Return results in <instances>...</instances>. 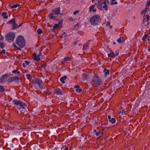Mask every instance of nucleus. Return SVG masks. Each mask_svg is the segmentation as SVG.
<instances>
[{
    "mask_svg": "<svg viewBox=\"0 0 150 150\" xmlns=\"http://www.w3.org/2000/svg\"><path fill=\"white\" fill-rule=\"evenodd\" d=\"M12 102L17 109L21 111L25 110L27 108V103L22 101L15 99L13 100Z\"/></svg>",
    "mask_w": 150,
    "mask_h": 150,
    "instance_id": "1",
    "label": "nucleus"
},
{
    "mask_svg": "<svg viewBox=\"0 0 150 150\" xmlns=\"http://www.w3.org/2000/svg\"><path fill=\"white\" fill-rule=\"evenodd\" d=\"M107 4H109L108 0H98V7L100 10L102 9L103 7L105 10L107 11L108 8Z\"/></svg>",
    "mask_w": 150,
    "mask_h": 150,
    "instance_id": "2",
    "label": "nucleus"
},
{
    "mask_svg": "<svg viewBox=\"0 0 150 150\" xmlns=\"http://www.w3.org/2000/svg\"><path fill=\"white\" fill-rule=\"evenodd\" d=\"M101 21L99 15H95L92 16L90 19V22L93 25H96Z\"/></svg>",
    "mask_w": 150,
    "mask_h": 150,
    "instance_id": "3",
    "label": "nucleus"
},
{
    "mask_svg": "<svg viewBox=\"0 0 150 150\" xmlns=\"http://www.w3.org/2000/svg\"><path fill=\"white\" fill-rule=\"evenodd\" d=\"M16 43L20 47L23 48L25 45V41L22 35L18 36L16 39Z\"/></svg>",
    "mask_w": 150,
    "mask_h": 150,
    "instance_id": "4",
    "label": "nucleus"
},
{
    "mask_svg": "<svg viewBox=\"0 0 150 150\" xmlns=\"http://www.w3.org/2000/svg\"><path fill=\"white\" fill-rule=\"evenodd\" d=\"M102 83V79L98 76L95 75L92 79V85L95 86H98Z\"/></svg>",
    "mask_w": 150,
    "mask_h": 150,
    "instance_id": "5",
    "label": "nucleus"
},
{
    "mask_svg": "<svg viewBox=\"0 0 150 150\" xmlns=\"http://www.w3.org/2000/svg\"><path fill=\"white\" fill-rule=\"evenodd\" d=\"M33 82L34 84H38L41 89H42L43 88V82L41 79L38 77L35 78L34 79Z\"/></svg>",
    "mask_w": 150,
    "mask_h": 150,
    "instance_id": "6",
    "label": "nucleus"
},
{
    "mask_svg": "<svg viewBox=\"0 0 150 150\" xmlns=\"http://www.w3.org/2000/svg\"><path fill=\"white\" fill-rule=\"evenodd\" d=\"M15 37L14 33L12 32L8 33L5 36L6 40L8 42H12L13 40Z\"/></svg>",
    "mask_w": 150,
    "mask_h": 150,
    "instance_id": "7",
    "label": "nucleus"
},
{
    "mask_svg": "<svg viewBox=\"0 0 150 150\" xmlns=\"http://www.w3.org/2000/svg\"><path fill=\"white\" fill-rule=\"evenodd\" d=\"M149 16L148 15H144L143 17V23L145 25L147 26L149 25Z\"/></svg>",
    "mask_w": 150,
    "mask_h": 150,
    "instance_id": "8",
    "label": "nucleus"
},
{
    "mask_svg": "<svg viewBox=\"0 0 150 150\" xmlns=\"http://www.w3.org/2000/svg\"><path fill=\"white\" fill-rule=\"evenodd\" d=\"M52 14L54 15H58L60 12V8L58 7L52 10Z\"/></svg>",
    "mask_w": 150,
    "mask_h": 150,
    "instance_id": "9",
    "label": "nucleus"
},
{
    "mask_svg": "<svg viewBox=\"0 0 150 150\" xmlns=\"http://www.w3.org/2000/svg\"><path fill=\"white\" fill-rule=\"evenodd\" d=\"M53 93L57 95H62L63 94V92L59 88H57L53 91Z\"/></svg>",
    "mask_w": 150,
    "mask_h": 150,
    "instance_id": "10",
    "label": "nucleus"
},
{
    "mask_svg": "<svg viewBox=\"0 0 150 150\" xmlns=\"http://www.w3.org/2000/svg\"><path fill=\"white\" fill-rule=\"evenodd\" d=\"M91 41V40H88L85 44H84L82 48V50H83L86 51L88 49L89 42Z\"/></svg>",
    "mask_w": 150,
    "mask_h": 150,
    "instance_id": "11",
    "label": "nucleus"
},
{
    "mask_svg": "<svg viewBox=\"0 0 150 150\" xmlns=\"http://www.w3.org/2000/svg\"><path fill=\"white\" fill-rule=\"evenodd\" d=\"M19 80V79L17 76L11 77L9 78L8 79L9 82H12L14 81L17 82Z\"/></svg>",
    "mask_w": 150,
    "mask_h": 150,
    "instance_id": "12",
    "label": "nucleus"
},
{
    "mask_svg": "<svg viewBox=\"0 0 150 150\" xmlns=\"http://www.w3.org/2000/svg\"><path fill=\"white\" fill-rule=\"evenodd\" d=\"M63 22V20L59 21V22L58 24H55L54 26V28H61L62 27V23Z\"/></svg>",
    "mask_w": 150,
    "mask_h": 150,
    "instance_id": "13",
    "label": "nucleus"
},
{
    "mask_svg": "<svg viewBox=\"0 0 150 150\" xmlns=\"http://www.w3.org/2000/svg\"><path fill=\"white\" fill-rule=\"evenodd\" d=\"M8 75L7 74H5L1 76L0 78V83H3L4 82V80L5 79H7Z\"/></svg>",
    "mask_w": 150,
    "mask_h": 150,
    "instance_id": "14",
    "label": "nucleus"
},
{
    "mask_svg": "<svg viewBox=\"0 0 150 150\" xmlns=\"http://www.w3.org/2000/svg\"><path fill=\"white\" fill-rule=\"evenodd\" d=\"M95 5H92L91 6L89 7V11L90 12H95L96 11V9L95 8Z\"/></svg>",
    "mask_w": 150,
    "mask_h": 150,
    "instance_id": "15",
    "label": "nucleus"
},
{
    "mask_svg": "<svg viewBox=\"0 0 150 150\" xmlns=\"http://www.w3.org/2000/svg\"><path fill=\"white\" fill-rule=\"evenodd\" d=\"M108 119L109 121L112 124L116 122V120L114 118H111L110 115L108 116Z\"/></svg>",
    "mask_w": 150,
    "mask_h": 150,
    "instance_id": "16",
    "label": "nucleus"
},
{
    "mask_svg": "<svg viewBox=\"0 0 150 150\" xmlns=\"http://www.w3.org/2000/svg\"><path fill=\"white\" fill-rule=\"evenodd\" d=\"M33 59L34 60L37 61L40 60V58L39 56L37 55L36 53H34L33 54Z\"/></svg>",
    "mask_w": 150,
    "mask_h": 150,
    "instance_id": "17",
    "label": "nucleus"
},
{
    "mask_svg": "<svg viewBox=\"0 0 150 150\" xmlns=\"http://www.w3.org/2000/svg\"><path fill=\"white\" fill-rule=\"evenodd\" d=\"M53 14H52V13H51L48 15V17L49 18L53 19L54 20H57V18L56 17L54 16Z\"/></svg>",
    "mask_w": 150,
    "mask_h": 150,
    "instance_id": "18",
    "label": "nucleus"
},
{
    "mask_svg": "<svg viewBox=\"0 0 150 150\" xmlns=\"http://www.w3.org/2000/svg\"><path fill=\"white\" fill-rule=\"evenodd\" d=\"M74 88L76 89V91L77 92L80 93L82 91V89H81L80 86L78 85L75 86Z\"/></svg>",
    "mask_w": 150,
    "mask_h": 150,
    "instance_id": "19",
    "label": "nucleus"
},
{
    "mask_svg": "<svg viewBox=\"0 0 150 150\" xmlns=\"http://www.w3.org/2000/svg\"><path fill=\"white\" fill-rule=\"evenodd\" d=\"M115 54L114 53V52L111 50L110 53L108 54V56L109 57L114 58L115 57Z\"/></svg>",
    "mask_w": 150,
    "mask_h": 150,
    "instance_id": "20",
    "label": "nucleus"
},
{
    "mask_svg": "<svg viewBox=\"0 0 150 150\" xmlns=\"http://www.w3.org/2000/svg\"><path fill=\"white\" fill-rule=\"evenodd\" d=\"M71 59V58L69 57H65L64 58L63 60L61 61V63L63 64L66 62L70 61Z\"/></svg>",
    "mask_w": 150,
    "mask_h": 150,
    "instance_id": "21",
    "label": "nucleus"
},
{
    "mask_svg": "<svg viewBox=\"0 0 150 150\" xmlns=\"http://www.w3.org/2000/svg\"><path fill=\"white\" fill-rule=\"evenodd\" d=\"M103 72L104 73V76L106 77L109 74V70L107 69L106 68H105L103 70Z\"/></svg>",
    "mask_w": 150,
    "mask_h": 150,
    "instance_id": "22",
    "label": "nucleus"
},
{
    "mask_svg": "<svg viewBox=\"0 0 150 150\" xmlns=\"http://www.w3.org/2000/svg\"><path fill=\"white\" fill-rule=\"evenodd\" d=\"M125 41L124 39L122 37L118 38L117 40V42L119 43H124Z\"/></svg>",
    "mask_w": 150,
    "mask_h": 150,
    "instance_id": "23",
    "label": "nucleus"
},
{
    "mask_svg": "<svg viewBox=\"0 0 150 150\" xmlns=\"http://www.w3.org/2000/svg\"><path fill=\"white\" fill-rule=\"evenodd\" d=\"M67 78V77L66 76H64L62 77L60 79V80L61 82L63 83H65L64 80H66Z\"/></svg>",
    "mask_w": 150,
    "mask_h": 150,
    "instance_id": "24",
    "label": "nucleus"
},
{
    "mask_svg": "<svg viewBox=\"0 0 150 150\" xmlns=\"http://www.w3.org/2000/svg\"><path fill=\"white\" fill-rule=\"evenodd\" d=\"M7 13L6 12H3L1 15L2 16L4 19H7L8 16L6 15Z\"/></svg>",
    "mask_w": 150,
    "mask_h": 150,
    "instance_id": "25",
    "label": "nucleus"
},
{
    "mask_svg": "<svg viewBox=\"0 0 150 150\" xmlns=\"http://www.w3.org/2000/svg\"><path fill=\"white\" fill-rule=\"evenodd\" d=\"M18 28V25L17 24L16 22L14 23L12 25V29H16Z\"/></svg>",
    "mask_w": 150,
    "mask_h": 150,
    "instance_id": "26",
    "label": "nucleus"
},
{
    "mask_svg": "<svg viewBox=\"0 0 150 150\" xmlns=\"http://www.w3.org/2000/svg\"><path fill=\"white\" fill-rule=\"evenodd\" d=\"M15 22V19L14 18H13L9 21L8 22V23H11L12 25Z\"/></svg>",
    "mask_w": 150,
    "mask_h": 150,
    "instance_id": "27",
    "label": "nucleus"
},
{
    "mask_svg": "<svg viewBox=\"0 0 150 150\" xmlns=\"http://www.w3.org/2000/svg\"><path fill=\"white\" fill-rule=\"evenodd\" d=\"M148 35L147 34H145L142 38V40L143 41H146V39L147 38Z\"/></svg>",
    "mask_w": 150,
    "mask_h": 150,
    "instance_id": "28",
    "label": "nucleus"
},
{
    "mask_svg": "<svg viewBox=\"0 0 150 150\" xmlns=\"http://www.w3.org/2000/svg\"><path fill=\"white\" fill-rule=\"evenodd\" d=\"M83 80H86L87 77V75L86 73H83L82 74Z\"/></svg>",
    "mask_w": 150,
    "mask_h": 150,
    "instance_id": "29",
    "label": "nucleus"
},
{
    "mask_svg": "<svg viewBox=\"0 0 150 150\" xmlns=\"http://www.w3.org/2000/svg\"><path fill=\"white\" fill-rule=\"evenodd\" d=\"M5 91V89L3 86L0 85V91L1 92H4Z\"/></svg>",
    "mask_w": 150,
    "mask_h": 150,
    "instance_id": "30",
    "label": "nucleus"
},
{
    "mask_svg": "<svg viewBox=\"0 0 150 150\" xmlns=\"http://www.w3.org/2000/svg\"><path fill=\"white\" fill-rule=\"evenodd\" d=\"M19 6H20V5L19 4H15L14 5L11 6V8H16L17 7H19Z\"/></svg>",
    "mask_w": 150,
    "mask_h": 150,
    "instance_id": "31",
    "label": "nucleus"
},
{
    "mask_svg": "<svg viewBox=\"0 0 150 150\" xmlns=\"http://www.w3.org/2000/svg\"><path fill=\"white\" fill-rule=\"evenodd\" d=\"M67 34L66 33L64 32L61 35V37L62 38H65L67 36Z\"/></svg>",
    "mask_w": 150,
    "mask_h": 150,
    "instance_id": "32",
    "label": "nucleus"
},
{
    "mask_svg": "<svg viewBox=\"0 0 150 150\" xmlns=\"http://www.w3.org/2000/svg\"><path fill=\"white\" fill-rule=\"evenodd\" d=\"M27 79H30L32 78V77L30 74H28L26 75Z\"/></svg>",
    "mask_w": 150,
    "mask_h": 150,
    "instance_id": "33",
    "label": "nucleus"
},
{
    "mask_svg": "<svg viewBox=\"0 0 150 150\" xmlns=\"http://www.w3.org/2000/svg\"><path fill=\"white\" fill-rule=\"evenodd\" d=\"M115 0H112L111 2V5H113L114 4H116L117 3V1H115Z\"/></svg>",
    "mask_w": 150,
    "mask_h": 150,
    "instance_id": "34",
    "label": "nucleus"
},
{
    "mask_svg": "<svg viewBox=\"0 0 150 150\" xmlns=\"http://www.w3.org/2000/svg\"><path fill=\"white\" fill-rule=\"evenodd\" d=\"M149 6H150V0H148L146 5V7H149Z\"/></svg>",
    "mask_w": 150,
    "mask_h": 150,
    "instance_id": "35",
    "label": "nucleus"
},
{
    "mask_svg": "<svg viewBox=\"0 0 150 150\" xmlns=\"http://www.w3.org/2000/svg\"><path fill=\"white\" fill-rule=\"evenodd\" d=\"M37 32L39 34H40L42 33V31L40 28H39L37 30Z\"/></svg>",
    "mask_w": 150,
    "mask_h": 150,
    "instance_id": "36",
    "label": "nucleus"
},
{
    "mask_svg": "<svg viewBox=\"0 0 150 150\" xmlns=\"http://www.w3.org/2000/svg\"><path fill=\"white\" fill-rule=\"evenodd\" d=\"M6 50L4 49L3 50L1 51H0V54H5V52Z\"/></svg>",
    "mask_w": 150,
    "mask_h": 150,
    "instance_id": "37",
    "label": "nucleus"
},
{
    "mask_svg": "<svg viewBox=\"0 0 150 150\" xmlns=\"http://www.w3.org/2000/svg\"><path fill=\"white\" fill-rule=\"evenodd\" d=\"M9 146H10V147H11V148H12L13 149L14 148V146L13 145V144L12 143L10 144Z\"/></svg>",
    "mask_w": 150,
    "mask_h": 150,
    "instance_id": "38",
    "label": "nucleus"
},
{
    "mask_svg": "<svg viewBox=\"0 0 150 150\" xmlns=\"http://www.w3.org/2000/svg\"><path fill=\"white\" fill-rule=\"evenodd\" d=\"M79 11H74V12L73 14L74 15H75L76 14L78 13H79Z\"/></svg>",
    "mask_w": 150,
    "mask_h": 150,
    "instance_id": "39",
    "label": "nucleus"
},
{
    "mask_svg": "<svg viewBox=\"0 0 150 150\" xmlns=\"http://www.w3.org/2000/svg\"><path fill=\"white\" fill-rule=\"evenodd\" d=\"M42 49H41V50H40V53L39 54V55H38L39 56V57L40 56H42Z\"/></svg>",
    "mask_w": 150,
    "mask_h": 150,
    "instance_id": "40",
    "label": "nucleus"
},
{
    "mask_svg": "<svg viewBox=\"0 0 150 150\" xmlns=\"http://www.w3.org/2000/svg\"><path fill=\"white\" fill-rule=\"evenodd\" d=\"M46 64H43L41 65V67L42 68H45L46 66Z\"/></svg>",
    "mask_w": 150,
    "mask_h": 150,
    "instance_id": "41",
    "label": "nucleus"
},
{
    "mask_svg": "<svg viewBox=\"0 0 150 150\" xmlns=\"http://www.w3.org/2000/svg\"><path fill=\"white\" fill-rule=\"evenodd\" d=\"M149 8V7H146V8L144 9V11L145 13H146V12L147 11L148 9Z\"/></svg>",
    "mask_w": 150,
    "mask_h": 150,
    "instance_id": "42",
    "label": "nucleus"
},
{
    "mask_svg": "<svg viewBox=\"0 0 150 150\" xmlns=\"http://www.w3.org/2000/svg\"><path fill=\"white\" fill-rule=\"evenodd\" d=\"M25 63L27 66L29 65V62L27 61H25Z\"/></svg>",
    "mask_w": 150,
    "mask_h": 150,
    "instance_id": "43",
    "label": "nucleus"
},
{
    "mask_svg": "<svg viewBox=\"0 0 150 150\" xmlns=\"http://www.w3.org/2000/svg\"><path fill=\"white\" fill-rule=\"evenodd\" d=\"M95 134H96V136H98L100 134V132H97Z\"/></svg>",
    "mask_w": 150,
    "mask_h": 150,
    "instance_id": "44",
    "label": "nucleus"
},
{
    "mask_svg": "<svg viewBox=\"0 0 150 150\" xmlns=\"http://www.w3.org/2000/svg\"><path fill=\"white\" fill-rule=\"evenodd\" d=\"M17 70H13L12 71V72L14 73V74H16V73L17 72Z\"/></svg>",
    "mask_w": 150,
    "mask_h": 150,
    "instance_id": "45",
    "label": "nucleus"
},
{
    "mask_svg": "<svg viewBox=\"0 0 150 150\" xmlns=\"http://www.w3.org/2000/svg\"><path fill=\"white\" fill-rule=\"evenodd\" d=\"M22 64L23 66L24 67H26V66H27L25 64V63H23Z\"/></svg>",
    "mask_w": 150,
    "mask_h": 150,
    "instance_id": "46",
    "label": "nucleus"
},
{
    "mask_svg": "<svg viewBox=\"0 0 150 150\" xmlns=\"http://www.w3.org/2000/svg\"><path fill=\"white\" fill-rule=\"evenodd\" d=\"M148 51L149 52H150V45L148 46Z\"/></svg>",
    "mask_w": 150,
    "mask_h": 150,
    "instance_id": "47",
    "label": "nucleus"
},
{
    "mask_svg": "<svg viewBox=\"0 0 150 150\" xmlns=\"http://www.w3.org/2000/svg\"><path fill=\"white\" fill-rule=\"evenodd\" d=\"M116 56L118 55L119 54V53L118 51H116L115 53Z\"/></svg>",
    "mask_w": 150,
    "mask_h": 150,
    "instance_id": "48",
    "label": "nucleus"
},
{
    "mask_svg": "<svg viewBox=\"0 0 150 150\" xmlns=\"http://www.w3.org/2000/svg\"><path fill=\"white\" fill-rule=\"evenodd\" d=\"M93 132L94 133H96L97 132L96 131V129H94L93 130Z\"/></svg>",
    "mask_w": 150,
    "mask_h": 150,
    "instance_id": "49",
    "label": "nucleus"
},
{
    "mask_svg": "<svg viewBox=\"0 0 150 150\" xmlns=\"http://www.w3.org/2000/svg\"><path fill=\"white\" fill-rule=\"evenodd\" d=\"M64 150H68V148L66 146L65 147V149H64Z\"/></svg>",
    "mask_w": 150,
    "mask_h": 150,
    "instance_id": "50",
    "label": "nucleus"
},
{
    "mask_svg": "<svg viewBox=\"0 0 150 150\" xmlns=\"http://www.w3.org/2000/svg\"><path fill=\"white\" fill-rule=\"evenodd\" d=\"M141 13L142 14H143L144 13V14H145V13H145V12H144V11H142L141 12Z\"/></svg>",
    "mask_w": 150,
    "mask_h": 150,
    "instance_id": "51",
    "label": "nucleus"
},
{
    "mask_svg": "<svg viewBox=\"0 0 150 150\" xmlns=\"http://www.w3.org/2000/svg\"><path fill=\"white\" fill-rule=\"evenodd\" d=\"M110 23L109 22H107V25H109L110 24Z\"/></svg>",
    "mask_w": 150,
    "mask_h": 150,
    "instance_id": "52",
    "label": "nucleus"
},
{
    "mask_svg": "<svg viewBox=\"0 0 150 150\" xmlns=\"http://www.w3.org/2000/svg\"><path fill=\"white\" fill-rule=\"evenodd\" d=\"M93 5H95V6L96 5H98V3H95V4H94Z\"/></svg>",
    "mask_w": 150,
    "mask_h": 150,
    "instance_id": "53",
    "label": "nucleus"
},
{
    "mask_svg": "<svg viewBox=\"0 0 150 150\" xmlns=\"http://www.w3.org/2000/svg\"><path fill=\"white\" fill-rule=\"evenodd\" d=\"M95 0H92V2L94 3V2H95Z\"/></svg>",
    "mask_w": 150,
    "mask_h": 150,
    "instance_id": "54",
    "label": "nucleus"
},
{
    "mask_svg": "<svg viewBox=\"0 0 150 150\" xmlns=\"http://www.w3.org/2000/svg\"><path fill=\"white\" fill-rule=\"evenodd\" d=\"M21 26V25H18V28H19V27H20Z\"/></svg>",
    "mask_w": 150,
    "mask_h": 150,
    "instance_id": "55",
    "label": "nucleus"
},
{
    "mask_svg": "<svg viewBox=\"0 0 150 150\" xmlns=\"http://www.w3.org/2000/svg\"><path fill=\"white\" fill-rule=\"evenodd\" d=\"M18 74H19L20 73V72L18 71H17V72H16Z\"/></svg>",
    "mask_w": 150,
    "mask_h": 150,
    "instance_id": "56",
    "label": "nucleus"
},
{
    "mask_svg": "<svg viewBox=\"0 0 150 150\" xmlns=\"http://www.w3.org/2000/svg\"><path fill=\"white\" fill-rule=\"evenodd\" d=\"M59 14H60V15H61L62 16L63 15V13H60V12H59Z\"/></svg>",
    "mask_w": 150,
    "mask_h": 150,
    "instance_id": "57",
    "label": "nucleus"
},
{
    "mask_svg": "<svg viewBox=\"0 0 150 150\" xmlns=\"http://www.w3.org/2000/svg\"><path fill=\"white\" fill-rule=\"evenodd\" d=\"M132 18H133V19H135V16H133V17H132Z\"/></svg>",
    "mask_w": 150,
    "mask_h": 150,
    "instance_id": "58",
    "label": "nucleus"
},
{
    "mask_svg": "<svg viewBox=\"0 0 150 150\" xmlns=\"http://www.w3.org/2000/svg\"><path fill=\"white\" fill-rule=\"evenodd\" d=\"M3 37H1V38H0V40H3Z\"/></svg>",
    "mask_w": 150,
    "mask_h": 150,
    "instance_id": "59",
    "label": "nucleus"
},
{
    "mask_svg": "<svg viewBox=\"0 0 150 150\" xmlns=\"http://www.w3.org/2000/svg\"><path fill=\"white\" fill-rule=\"evenodd\" d=\"M122 115H124V113H123V112H122Z\"/></svg>",
    "mask_w": 150,
    "mask_h": 150,
    "instance_id": "60",
    "label": "nucleus"
},
{
    "mask_svg": "<svg viewBox=\"0 0 150 150\" xmlns=\"http://www.w3.org/2000/svg\"><path fill=\"white\" fill-rule=\"evenodd\" d=\"M102 133V134H104V132H102V133Z\"/></svg>",
    "mask_w": 150,
    "mask_h": 150,
    "instance_id": "61",
    "label": "nucleus"
},
{
    "mask_svg": "<svg viewBox=\"0 0 150 150\" xmlns=\"http://www.w3.org/2000/svg\"><path fill=\"white\" fill-rule=\"evenodd\" d=\"M122 112H123V113L124 112V110H122Z\"/></svg>",
    "mask_w": 150,
    "mask_h": 150,
    "instance_id": "62",
    "label": "nucleus"
},
{
    "mask_svg": "<svg viewBox=\"0 0 150 150\" xmlns=\"http://www.w3.org/2000/svg\"><path fill=\"white\" fill-rule=\"evenodd\" d=\"M121 113V111H120L119 112V113Z\"/></svg>",
    "mask_w": 150,
    "mask_h": 150,
    "instance_id": "63",
    "label": "nucleus"
},
{
    "mask_svg": "<svg viewBox=\"0 0 150 150\" xmlns=\"http://www.w3.org/2000/svg\"><path fill=\"white\" fill-rule=\"evenodd\" d=\"M113 44H115V42H113Z\"/></svg>",
    "mask_w": 150,
    "mask_h": 150,
    "instance_id": "64",
    "label": "nucleus"
}]
</instances>
